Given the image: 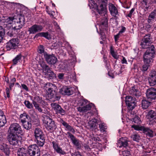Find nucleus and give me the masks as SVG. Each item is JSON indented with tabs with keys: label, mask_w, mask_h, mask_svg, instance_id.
<instances>
[{
	"label": "nucleus",
	"mask_w": 156,
	"mask_h": 156,
	"mask_svg": "<svg viewBox=\"0 0 156 156\" xmlns=\"http://www.w3.org/2000/svg\"><path fill=\"white\" fill-rule=\"evenodd\" d=\"M138 90L135 88L132 87L129 91V93L132 95H136V93Z\"/></svg>",
	"instance_id": "44"
},
{
	"label": "nucleus",
	"mask_w": 156,
	"mask_h": 156,
	"mask_svg": "<svg viewBox=\"0 0 156 156\" xmlns=\"http://www.w3.org/2000/svg\"><path fill=\"white\" fill-rule=\"evenodd\" d=\"M131 137L133 139V140L136 141L138 142H139V140L140 139L139 136L136 134H135L131 136Z\"/></svg>",
	"instance_id": "45"
},
{
	"label": "nucleus",
	"mask_w": 156,
	"mask_h": 156,
	"mask_svg": "<svg viewBox=\"0 0 156 156\" xmlns=\"http://www.w3.org/2000/svg\"><path fill=\"white\" fill-rule=\"evenodd\" d=\"M128 140L126 137L122 138L118 142L119 144L120 145L119 147H126L128 146Z\"/></svg>",
	"instance_id": "33"
},
{
	"label": "nucleus",
	"mask_w": 156,
	"mask_h": 156,
	"mask_svg": "<svg viewBox=\"0 0 156 156\" xmlns=\"http://www.w3.org/2000/svg\"><path fill=\"white\" fill-rule=\"evenodd\" d=\"M5 34V30L2 26H0V43L2 41Z\"/></svg>",
	"instance_id": "37"
},
{
	"label": "nucleus",
	"mask_w": 156,
	"mask_h": 156,
	"mask_svg": "<svg viewBox=\"0 0 156 156\" xmlns=\"http://www.w3.org/2000/svg\"><path fill=\"white\" fill-rule=\"evenodd\" d=\"M147 99L151 101L154 100L156 98V89L151 88L148 89L146 92Z\"/></svg>",
	"instance_id": "14"
},
{
	"label": "nucleus",
	"mask_w": 156,
	"mask_h": 156,
	"mask_svg": "<svg viewBox=\"0 0 156 156\" xmlns=\"http://www.w3.org/2000/svg\"><path fill=\"white\" fill-rule=\"evenodd\" d=\"M24 104L26 107L29 109H32L33 108V106L32 103H31L28 101H25L24 102Z\"/></svg>",
	"instance_id": "41"
},
{
	"label": "nucleus",
	"mask_w": 156,
	"mask_h": 156,
	"mask_svg": "<svg viewBox=\"0 0 156 156\" xmlns=\"http://www.w3.org/2000/svg\"><path fill=\"white\" fill-rule=\"evenodd\" d=\"M121 27L122 29L119 32V33H120L121 34L124 33L126 30V28L125 27L122 26Z\"/></svg>",
	"instance_id": "61"
},
{
	"label": "nucleus",
	"mask_w": 156,
	"mask_h": 156,
	"mask_svg": "<svg viewBox=\"0 0 156 156\" xmlns=\"http://www.w3.org/2000/svg\"><path fill=\"white\" fill-rule=\"evenodd\" d=\"M44 57L47 62L50 65H54L57 61V59L53 54L49 55L47 52L44 53Z\"/></svg>",
	"instance_id": "12"
},
{
	"label": "nucleus",
	"mask_w": 156,
	"mask_h": 156,
	"mask_svg": "<svg viewBox=\"0 0 156 156\" xmlns=\"http://www.w3.org/2000/svg\"><path fill=\"white\" fill-rule=\"evenodd\" d=\"M95 4V2L93 0H89L88 5L90 8H92L94 5Z\"/></svg>",
	"instance_id": "51"
},
{
	"label": "nucleus",
	"mask_w": 156,
	"mask_h": 156,
	"mask_svg": "<svg viewBox=\"0 0 156 156\" xmlns=\"http://www.w3.org/2000/svg\"><path fill=\"white\" fill-rule=\"evenodd\" d=\"M121 34L119 32L118 34L115 36V41H117L119 37V36Z\"/></svg>",
	"instance_id": "63"
},
{
	"label": "nucleus",
	"mask_w": 156,
	"mask_h": 156,
	"mask_svg": "<svg viewBox=\"0 0 156 156\" xmlns=\"http://www.w3.org/2000/svg\"><path fill=\"white\" fill-rule=\"evenodd\" d=\"M144 64L142 66V71H146L147 70L149 67L150 66L149 64L150 63H146L144 62Z\"/></svg>",
	"instance_id": "48"
},
{
	"label": "nucleus",
	"mask_w": 156,
	"mask_h": 156,
	"mask_svg": "<svg viewBox=\"0 0 156 156\" xmlns=\"http://www.w3.org/2000/svg\"><path fill=\"white\" fill-rule=\"evenodd\" d=\"M64 74L63 73H59L58 75V78L60 80H62L64 79Z\"/></svg>",
	"instance_id": "56"
},
{
	"label": "nucleus",
	"mask_w": 156,
	"mask_h": 156,
	"mask_svg": "<svg viewBox=\"0 0 156 156\" xmlns=\"http://www.w3.org/2000/svg\"><path fill=\"white\" fill-rule=\"evenodd\" d=\"M83 147L85 148V149L87 150L88 151H90L91 149L90 148L89 146L86 144H84Z\"/></svg>",
	"instance_id": "58"
},
{
	"label": "nucleus",
	"mask_w": 156,
	"mask_h": 156,
	"mask_svg": "<svg viewBox=\"0 0 156 156\" xmlns=\"http://www.w3.org/2000/svg\"><path fill=\"white\" fill-rule=\"evenodd\" d=\"M28 151L30 156H40V151L36 144L29 145L28 147Z\"/></svg>",
	"instance_id": "10"
},
{
	"label": "nucleus",
	"mask_w": 156,
	"mask_h": 156,
	"mask_svg": "<svg viewBox=\"0 0 156 156\" xmlns=\"http://www.w3.org/2000/svg\"><path fill=\"white\" fill-rule=\"evenodd\" d=\"M57 88L55 84L50 83H46L44 86V88L47 91L48 97L51 99L54 96V94L56 93Z\"/></svg>",
	"instance_id": "6"
},
{
	"label": "nucleus",
	"mask_w": 156,
	"mask_h": 156,
	"mask_svg": "<svg viewBox=\"0 0 156 156\" xmlns=\"http://www.w3.org/2000/svg\"><path fill=\"white\" fill-rule=\"evenodd\" d=\"M43 121L45 128L48 131H53L57 127L55 121L48 116H45Z\"/></svg>",
	"instance_id": "3"
},
{
	"label": "nucleus",
	"mask_w": 156,
	"mask_h": 156,
	"mask_svg": "<svg viewBox=\"0 0 156 156\" xmlns=\"http://www.w3.org/2000/svg\"><path fill=\"white\" fill-rule=\"evenodd\" d=\"M155 17L154 16L150 13L147 19V22L148 23H150L151 22V21L155 18Z\"/></svg>",
	"instance_id": "49"
},
{
	"label": "nucleus",
	"mask_w": 156,
	"mask_h": 156,
	"mask_svg": "<svg viewBox=\"0 0 156 156\" xmlns=\"http://www.w3.org/2000/svg\"><path fill=\"white\" fill-rule=\"evenodd\" d=\"M91 105H94L92 103L88 104L82 107H78L77 108V109L80 112H86L91 109L92 107Z\"/></svg>",
	"instance_id": "24"
},
{
	"label": "nucleus",
	"mask_w": 156,
	"mask_h": 156,
	"mask_svg": "<svg viewBox=\"0 0 156 156\" xmlns=\"http://www.w3.org/2000/svg\"><path fill=\"white\" fill-rule=\"evenodd\" d=\"M43 28V27L41 25L34 24L29 28L28 31L30 34H34L38 32L41 31Z\"/></svg>",
	"instance_id": "19"
},
{
	"label": "nucleus",
	"mask_w": 156,
	"mask_h": 156,
	"mask_svg": "<svg viewBox=\"0 0 156 156\" xmlns=\"http://www.w3.org/2000/svg\"><path fill=\"white\" fill-rule=\"evenodd\" d=\"M47 76L50 79H53L56 77V75L51 70V69L44 74Z\"/></svg>",
	"instance_id": "36"
},
{
	"label": "nucleus",
	"mask_w": 156,
	"mask_h": 156,
	"mask_svg": "<svg viewBox=\"0 0 156 156\" xmlns=\"http://www.w3.org/2000/svg\"><path fill=\"white\" fill-rule=\"evenodd\" d=\"M146 98H144L141 101L142 107L144 109H146L150 105L151 103V100H147Z\"/></svg>",
	"instance_id": "26"
},
{
	"label": "nucleus",
	"mask_w": 156,
	"mask_h": 156,
	"mask_svg": "<svg viewBox=\"0 0 156 156\" xmlns=\"http://www.w3.org/2000/svg\"><path fill=\"white\" fill-rule=\"evenodd\" d=\"M21 122L22 123L23 127L29 130L31 128V122L29 120L28 118H30L28 115L26 113H23L20 115Z\"/></svg>",
	"instance_id": "7"
},
{
	"label": "nucleus",
	"mask_w": 156,
	"mask_h": 156,
	"mask_svg": "<svg viewBox=\"0 0 156 156\" xmlns=\"http://www.w3.org/2000/svg\"><path fill=\"white\" fill-rule=\"evenodd\" d=\"M136 99L130 96H126L125 98V102L127 106L128 110L132 111L136 106Z\"/></svg>",
	"instance_id": "9"
},
{
	"label": "nucleus",
	"mask_w": 156,
	"mask_h": 156,
	"mask_svg": "<svg viewBox=\"0 0 156 156\" xmlns=\"http://www.w3.org/2000/svg\"><path fill=\"white\" fill-rule=\"evenodd\" d=\"M155 54V47L154 45H151L150 48L147 49L144 55V61L145 63H150L152 58H154Z\"/></svg>",
	"instance_id": "4"
},
{
	"label": "nucleus",
	"mask_w": 156,
	"mask_h": 156,
	"mask_svg": "<svg viewBox=\"0 0 156 156\" xmlns=\"http://www.w3.org/2000/svg\"><path fill=\"white\" fill-rule=\"evenodd\" d=\"M47 12L48 13V14L50 15V16L51 17H54V15H53V13H54V12L51 11H50L49 10H47Z\"/></svg>",
	"instance_id": "57"
},
{
	"label": "nucleus",
	"mask_w": 156,
	"mask_h": 156,
	"mask_svg": "<svg viewBox=\"0 0 156 156\" xmlns=\"http://www.w3.org/2000/svg\"><path fill=\"white\" fill-rule=\"evenodd\" d=\"M38 52L40 54L44 53H44L46 52H44V48L43 45H40L38 47Z\"/></svg>",
	"instance_id": "47"
},
{
	"label": "nucleus",
	"mask_w": 156,
	"mask_h": 156,
	"mask_svg": "<svg viewBox=\"0 0 156 156\" xmlns=\"http://www.w3.org/2000/svg\"><path fill=\"white\" fill-rule=\"evenodd\" d=\"M150 44H151L148 43L146 41H142L141 42L140 45L143 48H148V49L150 47H149Z\"/></svg>",
	"instance_id": "39"
},
{
	"label": "nucleus",
	"mask_w": 156,
	"mask_h": 156,
	"mask_svg": "<svg viewBox=\"0 0 156 156\" xmlns=\"http://www.w3.org/2000/svg\"><path fill=\"white\" fill-rule=\"evenodd\" d=\"M40 65L44 74L51 69L45 62H41L40 63Z\"/></svg>",
	"instance_id": "31"
},
{
	"label": "nucleus",
	"mask_w": 156,
	"mask_h": 156,
	"mask_svg": "<svg viewBox=\"0 0 156 156\" xmlns=\"http://www.w3.org/2000/svg\"><path fill=\"white\" fill-rule=\"evenodd\" d=\"M109 9L111 15L114 16L116 17L118 15V12L115 5L111 3L109 4Z\"/></svg>",
	"instance_id": "20"
},
{
	"label": "nucleus",
	"mask_w": 156,
	"mask_h": 156,
	"mask_svg": "<svg viewBox=\"0 0 156 156\" xmlns=\"http://www.w3.org/2000/svg\"><path fill=\"white\" fill-rule=\"evenodd\" d=\"M99 127L100 130L103 132L105 131V130L107 128V126L106 124L104 123H102L99 124Z\"/></svg>",
	"instance_id": "42"
},
{
	"label": "nucleus",
	"mask_w": 156,
	"mask_h": 156,
	"mask_svg": "<svg viewBox=\"0 0 156 156\" xmlns=\"http://www.w3.org/2000/svg\"><path fill=\"white\" fill-rule=\"evenodd\" d=\"M53 24L55 27V28L57 30H60V28L58 25L57 23L55 21H54L53 22Z\"/></svg>",
	"instance_id": "52"
},
{
	"label": "nucleus",
	"mask_w": 156,
	"mask_h": 156,
	"mask_svg": "<svg viewBox=\"0 0 156 156\" xmlns=\"http://www.w3.org/2000/svg\"><path fill=\"white\" fill-rule=\"evenodd\" d=\"M143 132L145 133L147 136H149L151 137L153 136V131L152 130L150 129L147 127H143L142 128Z\"/></svg>",
	"instance_id": "28"
},
{
	"label": "nucleus",
	"mask_w": 156,
	"mask_h": 156,
	"mask_svg": "<svg viewBox=\"0 0 156 156\" xmlns=\"http://www.w3.org/2000/svg\"><path fill=\"white\" fill-rule=\"evenodd\" d=\"M98 120L96 119H92L88 122L90 128L92 130L96 129L98 127Z\"/></svg>",
	"instance_id": "22"
},
{
	"label": "nucleus",
	"mask_w": 156,
	"mask_h": 156,
	"mask_svg": "<svg viewBox=\"0 0 156 156\" xmlns=\"http://www.w3.org/2000/svg\"><path fill=\"white\" fill-rule=\"evenodd\" d=\"M73 88L65 86L59 90L60 93L62 95H70L73 94L74 92Z\"/></svg>",
	"instance_id": "16"
},
{
	"label": "nucleus",
	"mask_w": 156,
	"mask_h": 156,
	"mask_svg": "<svg viewBox=\"0 0 156 156\" xmlns=\"http://www.w3.org/2000/svg\"><path fill=\"white\" fill-rule=\"evenodd\" d=\"M66 135H67L68 138H70L72 143L78 149H80L81 147V144L80 141L72 134L69 132H67Z\"/></svg>",
	"instance_id": "15"
},
{
	"label": "nucleus",
	"mask_w": 156,
	"mask_h": 156,
	"mask_svg": "<svg viewBox=\"0 0 156 156\" xmlns=\"http://www.w3.org/2000/svg\"><path fill=\"white\" fill-rule=\"evenodd\" d=\"M34 136L37 140V144L40 147H42L44 144L45 141V135L42 130L39 128L35 129Z\"/></svg>",
	"instance_id": "2"
},
{
	"label": "nucleus",
	"mask_w": 156,
	"mask_h": 156,
	"mask_svg": "<svg viewBox=\"0 0 156 156\" xmlns=\"http://www.w3.org/2000/svg\"><path fill=\"white\" fill-rule=\"evenodd\" d=\"M22 55L21 54L17 55L12 60L13 65H15L17 64L18 62H20L21 60Z\"/></svg>",
	"instance_id": "35"
},
{
	"label": "nucleus",
	"mask_w": 156,
	"mask_h": 156,
	"mask_svg": "<svg viewBox=\"0 0 156 156\" xmlns=\"http://www.w3.org/2000/svg\"><path fill=\"white\" fill-rule=\"evenodd\" d=\"M0 150L4 152L6 155L9 156L10 153L9 148L6 144H3L0 147Z\"/></svg>",
	"instance_id": "25"
},
{
	"label": "nucleus",
	"mask_w": 156,
	"mask_h": 156,
	"mask_svg": "<svg viewBox=\"0 0 156 156\" xmlns=\"http://www.w3.org/2000/svg\"><path fill=\"white\" fill-rule=\"evenodd\" d=\"M43 101L42 100V98L38 96H36L34 98V99L32 100V101H35L38 103H41Z\"/></svg>",
	"instance_id": "43"
},
{
	"label": "nucleus",
	"mask_w": 156,
	"mask_h": 156,
	"mask_svg": "<svg viewBox=\"0 0 156 156\" xmlns=\"http://www.w3.org/2000/svg\"><path fill=\"white\" fill-rule=\"evenodd\" d=\"M88 102V101L85 99H84L83 100V101L81 102V105L82 106L84 105L85 104L87 103Z\"/></svg>",
	"instance_id": "60"
},
{
	"label": "nucleus",
	"mask_w": 156,
	"mask_h": 156,
	"mask_svg": "<svg viewBox=\"0 0 156 156\" xmlns=\"http://www.w3.org/2000/svg\"><path fill=\"white\" fill-rule=\"evenodd\" d=\"M24 134L23 130L19 124L12 123L9 128L7 139L9 144L13 146L19 145L20 142V136Z\"/></svg>",
	"instance_id": "1"
},
{
	"label": "nucleus",
	"mask_w": 156,
	"mask_h": 156,
	"mask_svg": "<svg viewBox=\"0 0 156 156\" xmlns=\"http://www.w3.org/2000/svg\"><path fill=\"white\" fill-rule=\"evenodd\" d=\"M61 123L65 127V128L69 131L72 132L73 133H74L75 131L74 129L71 126L69 125L66 122H65L62 119L61 120Z\"/></svg>",
	"instance_id": "30"
},
{
	"label": "nucleus",
	"mask_w": 156,
	"mask_h": 156,
	"mask_svg": "<svg viewBox=\"0 0 156 156\" xmlns=\"http://www.w3.org/2000/svg\"><path fill=\"white\" fill-rule=\"evenodd\" d=\"M73 154L75 156H82L80 153L79 151L76 152Z\"/></svg>",
	"instance_id": "64"
},
{
	"label": "nucleus",
	"mask_w": 156,
	"mask_h": 156,
	"mask_svg": "<svg viewBox=\"0 0 156 156\" xmlns=\"http://www.w3.org/2000/svg\"><path fill=\"white\" fill-rule=\"evenodd\" d=\"M96 1L99 5L97 7V12L106 11V7L108 0H96Z\"/></svg>",
	"instance_id": "13"
},
{
	"label": "nucleus",
	"mask_w": 156,
	"mask_h": 156,
	"mask_svg": "<svg viewBox=\"0 0 156 156\" xmlns=\"http://www.w3.org/2000/svg\"><path fill=\"white\" fill-rule=\"evenodd\" d=\"M19 40L18 38H12L8 42L6 45L7 50L9 51L12 49H15L18 46Z\"/></svg>",
	"instance_id": "11"
},
{
	"label": "nucleus",
	"mask_w": 156,
	"mask_h": 156,
	"mask_svg": "<svg viewBox=\"0 0 156 156\" xmlns=\"http://www.w3.org/2000/svg\"><path fill=\"white\" fill-rule=\"evenodd\" d=\"M156 116V112L155 111L153 110H151L149 111L148 113L147 116H148V119H153L155 118V117Z\"/></svg>",
	"instance_id": "38"
},
{
	"label": "nucleus",
	"mask_w": 156,
	"mask_h": 156,
	"mask_svg": "<svg viewBox=\"0 0 156 156\" xmlns=\"http://www.w3.org/2000/svg\"><path fill=\"white\" fill-rule=\"evenodd\" d=\"M39 37H44L48 40L51 39L50 34H49L47 32H42L37 33L35 35L34 37L37 38Z\"/></svg>",
	"instance_id": "32"
},
{
	"label": "nucleus",
	"mask_w": 156,
	"mask_h": 156,
	"mask_svg": "<svg viewBox=\"0 0 156 156\" xmlns=\"http://www.w3.org/2000/svg\"><path fill=\"white\" fill-rule=\"evenodd\" d=\"M21 86L23 89L25 90L26 91H28V88L26 85L24 84H21Z\"/></svg>",
	"instance_id": "55"
},
{
	"label": "nucleus",
	"mask_w": 156,
	"mask_h": 156,
	"mask_svg": "<svg viewBox=\"0 0 156 156\" xmlns=\"http://www.w3.org/2000/svg\"><path fill=\"white\" fill-rule=\"evenodd\" d=\"M98 13L101 16V20L99 23L100 29H104V27H107L108 26V16L106 11L98 12Z\"/></svg>",
	"instance_id": "8"
},
{
	"label": "nucleus",
	"mask_w": 156,
	"mask_h": 156,
	"mask_svg": "<svg viewBox=\"0 0 156 156\" xmlns=\"http://www.w3.org/2000/svg\"><path fill=\"white\" fill-rule=\"evenodd\" d=\"M142 41H146L148 43L151 44L152 42V38L151 35L150 34L146 35L142 39Z\"/></svg>",
	"instance_id": "34"
},
{
	"label": "nucleus",
	"mask_w": 156,
	"mask_h": 156,
	"mask_svg": "<svg viewBox=\"0 0 156 156\" xmlns=\"http://www.w3.org/2000/svg\"><path fill=\"white\" fill-rule=\"evenodd\" d=\"M13 20H14V17H4L3 19H2L1 21L2 22L5 23V24L7 25L11 24L12 23Z\"/></svg>",
	"instance_id": "29"
},
{
	"label": "nucleus",
	"mask_w": 156,
	"mask_h": 156,
	"mask_svg": "<svg viewBox=\"0 0 156 156\" xmlns=\"http://www.w3.org/2000/svg\"><path fill=\"white\" fill-rule=\"evenodd\" d=\"M51 106L52 108L56 112L57 114H60L62 115H64L65 114V111L58 104L52 103L51 104Z\"/></svg>",
	"instance_id": "17"
},
{
	"label": "nucleus",
	"mask_w": 156,
	"mask_h": 156,
	"mask_svg": "<svg viewBox=\"0 0 156 156\" xmlns=\"http://www.w3.org/2000/svg\"><path fill=\"white\" fill-rule=\"evenodd\" d=\"M122 63L127 64V62L126 58L123 57H122V59L121 61Z\"/></svg>",
	"instance_id": "62"
},
{
	"label": "nucleus",
	"mask_w": 156,
	"mask_h": 156,
	"mask_svg": "<svg viewBox=\"0 0 156 156\" xmlns=\"http://www.w3.org/2000/svg\"><path fill=\"white\" fill-rule=\"evenodd\" d=\"M14 21L16 26L12 28L14 31L20 29L25 23V19L24 16L18 15L14 17Z\"/></svg>",
	"instance_id": "5"
},
{
	"label": "nucleus",
	"mask_w": 156,
	"mask_h": 156,
	"mask_svg": "<svg viewBox=\"0 0 156 156\" xmlns=\"http://www.w3.org/2000/svg\"><path fill=\"white\" fill-rule=\"evenodd\" d=\"M122 154L124 156H131L130 151L127 150L122 151Z\"/></svg>",
	"instance_id": "50"
},
{
	"label": "nucleus",
	"mask_w": 156,
	"mask_h": 156,
	"mask_svg": "<svg viewBox=\"0 0 156 156\" xmlns=\"http://www.w3.org/2000/svg\"><path fill=\"white\" fill-rule=\"evenodd\" d=\"M28 149L24 147L19 148L17 151V156H28Z\"/></svg>",
	"instance_id": "23"
},
{
	"label": "nucleus",
	"mask_w": 156,
	"mask_h": 156,
	"mask_svg": "<svg viewBox=\"0 0 156 156\" xmlns=\"http://www.w3.org/2000/svg\"><path fill=\"white\" fill-rule=\"evenodd\" d=\"M134 10H135V8H132L130 11L129 13L128 14L127 16L129 17H130L132 15L133 13V12L134 11Z\"/></svg>",
	"instance_id": "54"
},
{
	"label": "nucleus",
	"mask_w": 156,
	"mask_h": 156,
	"mask_svg": "<svg viewBox=\"0 0 156 156\" xmlns=\"http://www.w3.org/2000/svg\"><path fill=\"white\" fill-rule=\"evenodd\" d=\"M4 138L1 133H0V145L3 144Z\"/></svg>",
	"instance_id": "53"
},
{
	"label": "nucleus",
	"mask_w": 156,
	"mask_h": 156,
	"mask_svg": "<svg viewBox=\"0 0 156 156\" xmlns=\"http://www.w3.org/2000/svg\"><path fill=\"white\" fill-rule=\"evenodd\" d=\"M131 120L133 122L137 124H140L141 121L139 117L137 116H136L134 118H132Z\"/></svg>",
	"instance_id": "40"
},
{
	"label": "nucleus",
	"mask_w": 156,
	"mask_h": 156,
	"mask_svg": "<svg viewBox=\"0 0 156 156\" xmlns=\"http://www.w3.org/2000/svg\"><path fill=\"white\" fill-rule=\"evenodd\" d=\"M6 92L7 94V97L8 98H9L10 97L9 95V88L7 87L5 89Z\"/></svg>",
	"instance_id": "59"
},
{
	"label": "nucleus",
	"mask_w": 156,
	"mask_h": 156,
	"mask_svg": "<svg viewBox=\"0 0 156 156\" xmlns=\"http://www.w3.org/2000/svg\"><path fill=\"white\" fill-rule=\"evenodd\" d=\"M148 81L151 86H154L156 84V71L152 70L149 74Z\"/></svg>",
	"instance_id": "18"
},
{
	"label": "nucleus",
	"mask_w": 156,
	"mask_h": 156,
	"mask_svg": "<svg viewBox=\"0 0 156 156\" xmlns=\"http://www.w3.org/2000/svg\"><path fill=\"white\" fill-rule=\"evenodd\" d=\"M53 148L54 150L57 152L61 154H65L66 153L60 147L58 146V144L56 142L53 141L52 142Z\"/></svg>",
	"instance_id": "21"
},
{
	"label": "nucleus",
	"mask_w": 156,
	"mask_h": 156,
	"mask_svg": "<svg viewBox=\"0 0 156 156\" xmlns=\"http://www.w3.org/2000/svg\"><path fill=\"white\" fill-rule=\"evenodd\" d=\"M16 81V79L15 78L13 77L11 78L9 83V87L10 90H11L12 87L14 86L15 83Z\"/></svg>",
	"instance_id": "46"
},
{
	"label": "nucleus",
	"mask_w": 156,
	"mask_h": 156,
	"mask_svg": "<svg viewBox=\"0 0 156 156\" xmlns=\"http://www.w3.org/2000/svg\"><path fill=\"white\" fill-rule=\"evenodd\" d=\"M6 122L5 116L3 112L0 109V126H4Z\"/></svg>",
	"instance_id": "27"
}]
</instances>
